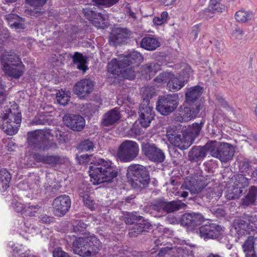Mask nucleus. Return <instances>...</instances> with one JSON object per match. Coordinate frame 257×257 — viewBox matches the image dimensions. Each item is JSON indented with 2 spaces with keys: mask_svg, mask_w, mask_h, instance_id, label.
<instances>
[{
  "mask_svg": "<svg viewBox=\"0 0 257 257\" xmlns=\"http://www.w3.org/2000/svg\"><path fill=\"white\" fill-rule=\"evenodd\" d=\"M1 62L3 69L10 66L23 63L19 56L13 52H5L1 56Z\"/></svg>",
  "mask_w": 257,
  "mask_h": 257,
  "instance_id": "22",
  "label": "nucleus"
},
{
  "mask_svg": "<svg viewBox=\"0 0 257 257\" xmlns=\"http://www.w3.org/2000/svg\"><path fill=\"white\" fill-rule=\"evenodd\" d=\"M235 18L237 21L244 23L253 18V14L244 11H239L235 13Z\"/></svg>",
  "mask_w": 257,
  "mask_h": 257,
  "instance_id": "44",
  "label": "nucleus"
},
{
  "mask_svg": "<svg viewBox=\"0 0 257 257\" xmlns=\"http://www.w3.org/2000/svg\"><path fill=\"white\" fill-rule=\"evenodd\" d=\"M143 70L149 75H154L161 69V65L157 62L148 63L143 66Z\"/></svg>",
  "mask_w": 257,
  "mask_h": 257,
  "instance_id": "41",
  "label": "nucleus"
},
{
  "mask_svg": "<svg viewBox=\"0 0 257 257\" xmlns=\"http://www.w3.org/2000/svg\"><path fill=\"white\" fill-rule=\"evenodd\" d=\"M122 61L121 56L119 57L118 60L113 59L108 64V68L109 71L112 73H117L120 72L121 69L125 68V65Z\"/></svg>",
  "mask_w": 257,
  "mask_h": 257,
  "instance_id": "35",
  "label": "nucleus"
},
{
  "mask_svg": "<svg viewBox=\"0 0 257 257\" xmlns=\"http://www.w3.org/2000/svg\"><path fill=\"white\" fill-rule=\"evenodd\" d=\"M72 243L74 252L82 257H89L96 254L102 248V243L95 236L86 237H75Z\"/></svg>",
  "mask_w": 257,
  "mask_h": 257,
  "instance_id": "2",
  "label": "nucleus"
},
{
  "mask_svg": "<svg viewBox=\"0 0 257 257\" xmlns=\"http://www.w3.org/2000/svg\"><path fill=\"white\" fill-rule=\"evenodd\" d=\"M128 36L127 29L118 28L113 30L111 34V39L114 43L121 42L123 39Z\"/></svg>",
  "mask_w": 257,
  "mask_h": 257,
  "instance_id": "36",
  "label": "nucleus"
},
{
  "mask_svg": "<svg viewBox=\"0 0 257 257\" xmlns=\"http://www.w3.org/2000/svg\"><path fill=\"white\" fill-rule=\"evenodd\" d=\"M254 244V237L252 236H248L242 245V248L245 255L250 253H253L255 252Z\"/></svg>",
  "mask_w": 257,
  "mask_h": 257,
  "instance_id": "39",
  "label": "nucleus"
},
{
  "mask_svg": "<svg viewBox=\"0 0 257 257\" xmlns=\"http://www.w3.org/2000/svg\"><path fill=\"white\" fill-rule=\"evenodd\" d=\"M49 133L42 130H38L28 133L29 146L35 151H47L51 147L48 138Z\"/></svg>",
  "mask_w": 257,
  "mask_h": 257,
  "instance_id": "7",
  "label": "nucleus"
},
{
  "mask_svg": "<svg viewBox=\"0 0 257 257\" xmlns=\"http://www.w3.org/2000/svg\"><path fill=\"white\" fill-rule=\"evenodd\" d=\"M221 227L215 223L206 224L199 227L200 236L204 239H214L221 234Z\"/></svg>",
  "mask_w": 257,
  "mask_h": 257,
  "instance_id": "18",
  "label": "nucleus"
},
{
  "mask_svg": "<svg viewBox=\"0 0 257 257\" xmlns=\"http://www.w3.org/2000/svg\"><path fill=\"white\" fill-rule=\"evenodd\" d=\"M94 85V82L91 79H83L75 84L73 91L79 98H84L92 92Z\"/></svg>",
  "mask_w": 257,
  "mask_h": 257,
  "instance_id": "17",
  "label": "nucleus"
},
{
  "mask_svg": "<svg viewBox=\"0 0 257 257\" xmlns=\"http://www.w3.org/2000/svg\"><path fill=\"white\" fill-rule=\"evenodd\" d=\"M203 221V216L196 213H185L181 218V223L183 225L191 228L200 225Z\"/></svg>",
  "mask_w": 257,
  "mask_h": 257,
  "instance_id": "23",
  "label": "nucleus"
},
{
  "mask_svg": "<svg viewBox=\"0 0 257 257\" xmlns=\"http://www.w3.org/2000/svg\"><path fill=\"white\" fill-rule=\"evenodd\" d=\"M64 124L75 131H81L85 126L84 119L79 115L67 114L63 117Z\"/></svg>",
  "mask_w": 257,
  "mask_h": 257,
  "instance_id": "19",
  "label": "nucleus"
},
{
  "mask_svg": "<svg viewBox=\"0 0 257 257\" xmlns=\"http://www.w3.org/2000/svg\"><path fill=\"white\" fill-rule=\"evenodd\" d=\"M122 58L121 62H123L125 66H130L131 65L138 64L141 63L143 59V57L142 55L137 51H133L130 52L127 55H121Z\"/></svg>",
  "mask_w": 257,
  "mask_h": 257,
  "instance_id": "26",
  "label": "nucleus"
},
{
  "mask_svg": "<svg viewBox=\"0 0 257 257\" xmlns=\"http://www.w3.org/2000/svg\"><path fill=\"white\" fill-rule=\"evenodd\" d=\"M5 18L11 27L16 29H24V24L19 23L20 18L17 15L10 14L5 16Z\"/></svg>",
  "mask_w": 257,
  "mask_h": 257,
  "instance_id": "38",
  "label": "nucleus"
},
{
  "mask_svg": "<svg viewBox=\"0 0 257 257\" xmlns=\"http://www.w3.org/2000/svg\"><path fill=\"white\" fill-rule=\"evenodd\" d=\"M40 207L38 205H29V206L26 208L24 210V213L26 215H28L30 216H33L35 215V214L37 211L39 210Z\"/></svg>",
  "mask_w": 257,
  "mask_h": 257,
  "instance_id": "55",
  "label": "nucleus"
},
{
  "mask_svg": "<svg viewBox=\"0 0 257 257\" xmlns=\"http://www.w3.org/2000/svg\"><path fill=\"white\" fill-rule=\"evenodd\" d=\"M244 33L242 29L240 28H236L233 31L231 37L233 39L240 40L241 39Z\"/></svg>",
  "mask_w": 257,
  "mask_h": 257,
  "instance_id": "64",
  "label": "nucleus"
},
{
  "mask_svg": "<svg viewBox=\"0 0 257 257\" xmlns=\"http://www.w3.org/2000/svg\"><path fill=\"white\" fill-rule=\"evenodd\" d=\"M168 88L171 91L175 92L179 90L184 86V80L178 78L175 76L174 74H172L171 78L167 83Z\"/></svg>",
  "mask_w": 257,
  "mask_h": 257,
  "instance_id": "34",
  "label": "nucleus"
},
{
  "mask_svg": "<svg viewBox=\"0 0 257 257\" xmlns=\"http://www.w3.org/2000/svg\"><path fill=\"white\" fill-rule=\"evenodd\" d=\"M53 257H71L67 252L63 251L61 248L57 247L53 251Z\"/></svg>",
  "mask_w": 257,
  "mask_h": 257,
  "instance_id": "61",
  "label": "nucleus"
},
{
  "mask_svg": "<svg viewBox=\"0 0 257 257\" xmlns=\"http://www.w3.org/2000/svg\"><path fill=\"white\" fill-rule=\"evenodd\" d=\"M0 124L2 129L9 135L16 134L21 122V113L18 108H9L1 116Z\"/></svg>",
  "mask_w": 257,
  "mask_h": 257,
  "instance_id": "3",
  "label": "nucleus"
},
{
  "mask_svg": "<svg viewBox=\"0 0 257 257\" xmlns=\"http://www.w3.org/2000/svg\"><path fill=\"white\" fill-rule=\"evenodd\" d=\"M73 61L75 64H78L77 68L85 72L87 69L86 66V60L82 54L75 52L72 57Z\"/></svg>",
  "mask_w": 257,
  "mask_h": 257,
  "instance_id": "40",
  "label": "nucleus"
},
{
  "mask_svg": "<svg viewBox=\"0 0 257 257\" xmlns=\"http://www.w3.org/2000/svg\"><path fill=\"white\" fill-rule=\"evenodd\" d=\"M209 152L213 157L219 159L222 162L231 160L234 155V149L233 146L227 143L210 141L207 143Z\"/></svg>",
  "mask_w": 257,
  "mask_h": 257,
  "instance_id": "5",
  "label": "nucleus"
},
{
  "mask_svg": "<svg viewBox=\"0 0 257 257\" xmlns=\"http://www.w3.org/2000/svg\"><path fill=\"white\" fill-rule=\"evenodd\" d=\"M253 218L249 215H244L242 218L238 219L235 223V229L238 239L243 236L247 235L253 230Z\"/></svg>",
  "mask_w": 257,
  "mask_h": 257,
  "instance_id": "16",
  "label": "nucleus"
},
{
  "mask_svg": "<svg viewBox=\"0 0 257 257\" xmlns=\"http://www.w3.org/2000/svg\"><path fill=\"white\" fill-rule=\"evenodd\" d=\"M94 144L92 141L89 140H85L81 144V149L84 151H89L93 150Z\"/></svg>",
  "mask_w": 257,
  "mask_h": 257,
  "instance_id": "58",
  "label": "nucleus"
},
{
  "mask_svg": "<svg viewBox=\"0 0 257 257\" xmlns=\"http://www.w3.org/2000/svg\"><path fill=\"white\" fill-rule=\"evenodd\" d=\"M4 73L11 78L19 79L25 72V67L23 63L15 66H10L8 68L3 69Z\"/></svg>",
  "mask_w": 257,
  "mask_h": 257,
  "instance_id": "27",
  "label": "nucleus"
},
{
  "mask_svg": "<svg viewBox=\"0 0 257 257\" xmlns=\"http://www.w3.org/2000/svg\"><path fill=\"white\" fill-rule=\"evenodd\" d=\"M206 185V183L201 178L199 180L192 178L189 181H185L182 187L189 190L191 194H198Z\"/></svg>",
  "mask_w": 257,
  "mask_h": 257,
  "instance_id": "24",
  "label": "nucleus"
},
{
  "mask_svg": "<svg viewBox=\"0 0 257 257\" xmlns=\"http://www.w3.org/2000/svg\"><path fill=\"white\" fill-rule=\"evenodd\" d=\"M13 207L14 209L18 212L24 213V210L26 209V207L21 202L17 201H14L12 203Z\"/></svg>",
  "mask_w": 257,
  "mask_h": 257,
  "instance_id": "62",
  "label": "nucleus"
},
{
  "mask_svg": "<svg viewBox=\"0 0 257 257\" xmlns=\"http://www.w3.org/2000/svg\"><path fill=\"white\" fill-rule=\"evenodd\" d=\"M245 175L237 174L235 176L233 188L227 190L226 193L227 199L232 200L239 198L242 193V188H245L248 186L249 179L245 177Z\"/></svg>",
  "mask_w": 257,
  "mask_h": 257,
  "instance_id": "13",
  "label": "nucleus"
},
{
  "mask_svg": "<svg viewBox=\"0 0 257 257\" xmlns=\"http://www.w3.org/2000/svg\"><path fill=\"white\" fill-rule=\"evenodd\" d=\"M46 1L47 0H26L28 4L34 8L36 12L33 16L36 17L41 13V9L46 3Z\"/></svg>",
  "mask_w": 257,
  "mask_h": 257,
  "instance_id": "42",
  "label": "nucleus"
},
{
  "mask_svg": "<svg viewBox=\"0 0 257 257\" xmlns=\"http://www.w3.org/2000/svg\"><path fill=\"white\" fill-rule=\"evenodd\" d=\"M142 151L144 156L153 162L161 163L165 160L164 151L155 144L147 143L142 144Z\"/></svg>",
  "mask_w": 257,
  "mask_h": 257,
  "instance_id": "10",
  "label": "nucleus"
},
{
  "mask_svg": "<svg viewBox=\"0 0 257 257\" xmlns=\"http://www.w3.org/2000/svg\"><path fill=\"white\" fill-rule=\"evenodd\" d=\"M185 106L183 108L181 106L179 108V112L176 114L175 119L179 122H187L194 118L200 110V104L195 103Z\"/></svg>",
  "mask_w": 257,
  "mask_h": 257,
  "instance_id": "15",
  "label": "nucleus"
},
{
  "mask_svg": "<svg viewBox=\"0 0 257 257\" xmlns=\"http://www.w3.org/2000/svg\"><path fill=\"white\" fill-rule=\"evenodd\" d=\"M99 107L93 103H87L83 105L82 111L86 116L92 115L98 110Z\"/></svg>",
  "mask_w": 257,
  "mask_h": 257,
  "instance_id": "46",
  "label": "nucleus"
},
{
  "mask_svg": "<svg viewBox=\"0 0 257 257\" xmlns=\"http://www.w3.org/2000/svg\"><path fill=\"white\" fill-rule=\"evenodd\" d=\"M192 70L189 66H186L182 70V73L180 74V77H182V80L185 81L192 74Z\"/></svg>",
  "mask_w": 257,
  "mask_h": 257,
  "instance_id": "60",
  "label": "nucleus"
},
{
  "mask_svg": "<svg viewBox=\"0 0 257 257\" xmlns=\"http://www.w3.org/2000/svg\"><path fill=\"white\" fill-rule=\"evenodd\" d=\"M204 124V121L202 120L200 123H193L191 125L189 126L185 132L186 135L190 137L192 143L195 138L199 136Z\"/></svg>",
  "mask_w": 257,
  "mask_h": 257,
  "instance_id": "32",
  "label": "nucleus"
},
{
  "mask_svg": "<svg viewBox=\"0 0 257 257\" xmlns=\"http://www.w3.org/2000/svg\"><path fill=\"white\" fill-rule=\"evenodd\" d=\"M222 190L219 186L207 188L206 190L205 196L210 200H217L222 195Z\"/></svg>",
  "mask_w": 257,
  "mask_h": 257,
  "instance_id": "37",
  "label": "nucleus"
},
{
  "mask_svg": "<svg viewBox=\"0 0 257 257\" xmlns=\"http://www.w3.org/2000/svg\"><path fill=\"white\" fill-rule=\"evenodd\" d=\"M87 224L82 221H78L76 225L73 226V232L76 233L83 234L85 233V229Z\"/></svg>",
  "mask_w": 257,
  "mask_h": 257,
  "instance_id": "54",
  "label": "nucleus"
},
{
  "mask_svg": "<svg viewBox=\"0 0 257 257\" xmlns=\"http://www.w3.org/2000/svg\"><path fill=\"white\" fill-rule=\"evenodd\" d=\"M92 158V155L88 154H83L80 156H77V159L80 165H85L87 164Z\"/></svg>",
  "mask_w": 257,
  "mask_h": 257,
  "instance_id": "59",
  "label": "nucleus"
},
{
  "mask_svg": "<svg viewBox=\"0 0 257 257\" xmlns=\"http://www.w3.org/2000/svg\"><path fill=\"white\" fill-rule=\"evenodd\" d=\"M142 218L141 216H137L134 214H129L125 217L124 221L127 224H135L138 221H140Z\"/></svg>",
  "mask_w": 257,
  "mask_h": 257,
  "instance_id": "52",
  "label": "nucleus"
},
{
  "mask_svg": "<svg viewBox=\"0 0 257 257\" xmlns=\"http://www.w3.org/2000/svg\"><path fill=\"white\" fill-rule=\"evenodd\" d=\"M83 13L84 16L92 22L93 18H94V17L95 16L96 13L89 8H85L83 9Z\"/></svg>",
  "mask_w": 257,
  "mask_h": 257,
  "instance_id": "63",
  "label": "nucleus"
},
{
  "mask_svg": "<svg viewBox=\"0 0 257 257\" xmlns=\"http://www.w3.org/2000/svg\"><path fill=\"white\" fill-rule=\"evenodd\" d=\"M172 74V73L171 72H163L155 78L154 81L159 83H165L167 81H169L170 78H171Z\"/></svg>",
  "mask_w": 257,
  "mask_h": 257,
  "instance_id": "53",
  "label": "nucleus"
},
{
  "mask_svg": "<svg viewBox=\"0 0 257 257\" xmlns=\"http://www.w3.org/2000/svg\"><path fill=\"white\" fill-rule=\"evenodd\" d=\"M175 250L180 254V255H176V257H180L181 255L183 257L184 254L194 257L195 254L197 251V247L194 244L186 243L185 245L176 248Z\"/></svg>",
  "mask_w": 257,
  "mask_h": 257,
  "instance_id": "31",
  "label": "nucleus"
},
{
  "mask_svg": "<svg viewBox=\"0 0 257 257\" xmlns=\"http://www.w3.org/2000/svg\"><path fill=\"white\" fill-rule=\"evenodd\" d=\"M209 8L213 13H221L223 10L225 9V6L221 4L220 2L215 1V0L210 1Z\"/></svg>",
  "mask_w": 257,
  "mask_h": 257,
  "instance_id": "47",
  "label": "nucleus"
},
{
  "mask_svg": "<svg viewBox=\"0 0 257 257\" xmlns=\"http://www.w3.org/2000/svg\"><path fill=\"white\" fill-rule=\"evenodd\" d=\"M207 144L204 146H194L188 152V160L192 163H198L202 161L209 152L206 147Z\"/></svg>",
  "mask_w": 257,
  "mask_h": 257,
  "instance_id": "21",
  "label": "nucleus"
},
{
  "mask_svg": "<svg viewBox=\"0 0 257 257\" xmlns=\"http://www.w3.org/2000/svg\"><path fill=\"white\" fill-rule=\"evenodd\" d=\"M257 199V186H251L247 195L241 199V206L246 207L253 205Z\"/></svg>",
  "mask_w": 257,
  "mask_h": 257,
  "instance_id": "30",
  "label": "nucleus"
},
{
  "mask_svg": "<svg viewBox=\"0 0 257 257\" xmlns=\"http://www.w3.org/2000/svg\"><path fill=\"white\" fill-rule=\"evenodd\" d=\"M202 87L197 85L190 87L185 93L186 100L189 104L195 103L202 93Z\"/></svg>",
  "mask_w": 257,
  "mask_h": 257,
  "instance_id": "28",
  "label": "nucleus"
},
{
  "mask_svg": "<svg viewBox=\"0 0 257 257\" xmlns=\"http://www.w3.org/2000/svg\"><path fill=\"white\" fill-rule=\"evenodd\" d=\"M167 137L171 144L181 150L188 149L192 144L190 137L185 132L178 134L174 131L167 130Z\"/></svg>",
  "mask_w": 257,
  "mask_h": 257,
  "instance_id": "11",
  "label": "nucleus"
},
{
  "mask_svg": "<svg viewBox=\"0 0 257 257\" xmlns=\"http://www.w3.org/2000/svg\"><path fill=\"white\" fill-rule=\"evenodd\" d=\"M251 162L247 159L240 161L239 164V170L242 173H248L251 170Z\"/></svg>",
  "mask_w": 257,
  "mask_h": 257,
  "instance_id": "49",
  "label": "nucleus"
},
{
  "mask_svg": "<svg viewBox=\"0 0 257 257\" xmlns=\"http://www.w3.org/2000/svg\"><path fill=\"white\" fill-rule=\"evenodd\" d=\"M175 249L176 248L163 247L159 251L158 256V257H169L171 253L176 251Z\"/></svg>",
  "mask_w": 257,
  "mask_h": 257,
  "instance_id": "57",
  "label": "nucleus"
},
{
  "mask_svg": "<svg viewBox=\"0 0 257 257\" xmlns=\"http://www.w3.org/2000/svg\"><path fill=\"white\" fill-rule=\"evenodd\" d=\"M11 178L12 176L10 173L6 169L3 168L0 170V181L3 188L7 189L9 187Z\"/></svg>",
  "mask_w": 257,
  "mask_h": 257,
  "instance_id": "43",
  "label": "nucleus"
},
{
  "mask_svg": "<svg viewBox=\"0 0 257 257\" xmlns=\"http://www.w3.org/2000/svg\"><path fill=\"white\" fill-rule=\"evenodd\" d=\"M186 205L180 200L167 201L163 198L156 200L151 205V209L159 214L156 216L161 217L166 213H170L181 209H184Z\"/></svg>",
  "mask_w": 257,
  "mask_h": 257,
  "instance_id": "8",
  "label": "nucleus"
},
{
  "mask_svg": "<svg viewBox=\"0 0 257 257\" xmlns=\"http://www.w3.org/2000/svg\"><path fill=\"white\" fill-rule=\"evenodd\" d=\"M119 112L118 109L115 107L110 110L104 115L102 121V124L104 126H110L114 124L119 119Z\"/></svg>",
  "mask_w": 257,
  "mask_h": 257,
  "instance_id": "29",
  "label": "nucleus"
},
{
  "mask_svg": "<svg viewBox=\"0 0 257 257\" xmlns=\"http://www.w3.org/2000/svg\"><path fill=\"white\" fill-rule=\"evenodd\" d=\"M178 105V96L176 94L164 95L159 98L156 109L161 114L166 115L173 112Z\"/></svg>",
  "mask_w": 257,
  "mask_h": 257,
  "instance_id": "9",
  "label": "nucleus"
},
{
  "mask_svg": "<svg viewBox=\"0 0 257 257\" xmlns=\"http://www.w3.org/2000/svg\"><path fill=\"white\" fill-rule=\"evenodd\" d=\"M127 176L135 188H143L149 183L150 175L146 167L139 164L130 165L127 170Z\"/></svg>",
  "mask_w": 257,
  "mask_h": 257,
  "instance_id": "4",
  "label": "nucleus"
},
{
  "mask_svg": "<svg viewBox=\"0 0 257 257\" xmlns=\"http://www.w3.org/2000/svg\"><path fill=\"white\" fill-rule=\"evenodd\" d=\"M56 99L59 104L62 105L67 104L68 102L70 100V97L64 92H59L56 93Z\"/></svg>",
  "mask_w": 257,
  "mask_h": 257,
  "instance_id": "51",
  "label": "nucleus"
},
{
  "mask_svg": "<svg viewBox=\"0 0 257 257\" xmlns=\"http://www.w3.org/2000/svg\"><path fill=\"white\" fill-rule=\"evenodd\" d=\"M55 136L61 143H64L68 139V133L64 132L59 129L55 131Z\"/></svg>",
  "mask_w": 257,
  "mask_h": 257,
  "instance_id": "56",
  "label": "nucleus"
},
{
  "mask_svg": "<svg viewBox=\"0 0 257 257\" xmlns=\"http://www.w3.org/2000/svg\"><path fill=\"white\" fill-rule=\"evenodd\" d=\"M160 45V43L158 40L150 37H144L141 42V47L149 51L155 50Z\"/></svg>",
  "mask_w": 257,
  "mask_h": 257,
  "instance_id": "33",
  "label": "nucleus"
},
{
  "mask_svg": "<svg viewBox=\"0 0 257 257\" xmlns=\"http://www.w3.org/2000/svg\"><path fill=\"white\" fill-rule=\"evenodd\" d=\"M139 222L135 224L132 228L130 229L129 235L130 236H137L142 232L148 231L152 227L150 223L147 220L141 219Z\"/></svg>",
  "mask_w": 257,
  "mask_h": 257,
  "instance_id": "25",
  "label": "nucleus"
},
{
  "mask_svg": "<svg viewBox=\"0 0 257 257\" xmlns=\"http://www.w3.org/2000/svg\"><path fill=\"white\" fill-rule=\"evenodd\" d=\"M93 18L92 23L95 26L99 28L103 27L106 25V19L104 15L100 13H96L95 16Z\"/></svg>",
  "mask_w": 257,
  "mask_h": 257,
  "instance_id": "45",
  "label": "nucleus"
},
{
  "mask_svg": "<svg viewBox=\"0 0 257 257\" xmlns=\"http://www.w3.org/2000/svg\"><path fill=\"white\" fill-rule=\"evenodd\" d=\"M33 159L37 162L43 163L51 167H55L57 165L64 163V159L57 155H44L38 153L33 154Z\"/></svg>",
  "mask_w": 257,
  "mask_h": 257,
  "instance_id": "20",
  "label": "nucleus"
},
{
  "mask_svg": "<svg viewBox=\"0 0 257 257\" xmlns=\"http://www.w3.org/2000/svg\"><path fill=\"white\" fill-rule=\"evenodd\" d=\"M139 113L140 123L143 127H148L155 116L153 107L150 105L148 98L143 99L140 106Z\"/></svg>",
  "mask_w": 257,
  "mask_h": 257,
  "instance_id": "12",
  "label": "nucleus"
},
{
  "mask_svg": "<svg viewBox=\"0 0 257 257\" xmlns=\"http://www.w3.org/2000/svg\"><path fill=\"white\" fill-rule=\"evenodd\" d=\"M91 162L89 172L91 178L96 184L111 182L117 176V168L111 161L102 159H95Z\"/></svg>",
  "mask_w": 257,
  "mask_h": 257,
  "instance_id": "1",
  "label": "nucleus"
},
{
  "mask_svg": "<svg viewBox=\"0 0 257 257\" xmlns=\"http://www.w3.org/2000/svg\"><path fill=\"white\" fill-rule=\"evenodd\" d=\"M71 204V199L69 196H59L53 200L52 204L53 213L59 217L64 216L69 211Z\"/></svg>",
  "mask_w": 257,
  "mask_h": 257,
  "instance_id": "14",
  "label": "nucleus"
},
{
  "mask_svg": "<svg viewBox=\"0 0 257 257\" xmlns=\"http://www.w3.org/2000/svg\"><path fill=\"white\" fill-rule=\"evenodd\" d=\"M139 153V147L136 142L125 140L117 149L115 156L116 159L121 163H127L133 161Z\"/></svg>",
  "mask_w": 257,
  "mask_h": 257,
  "instance_id": "6",
  "label": "nucleus"
},
{
  "mask_svg": "<svg viewBox=\"0 0 257 257\" xmlns=\"http://www.w3.org/2000/svg\"><path fill=\"white\" fill-rule=\"evenodd\" d=\"M126 67L124 70H120V73H121L122 76L124 79L133 80L135 78V71L133 67L126 66Z\"/></svg>",
  "mask_w": 257,
  "mask_h": 257,
  "instance_id": "48",
  "label": "nucleus"
},
{
  "mask_svg": "<svg viewBox=\"0 0 257 257\" xmlns=\"http://www.w3.org/2000/svg\"><path fill=\"white\" fill-rule=\"evenodd\" d=\"M90 191V189L86 185H81L78 191V193L80 198L83 199H86L88 197Z\"/></svg>",
  "mask_w": 257,
  "mask_h": 257,
  "instance_id": "50",
  "label": "nucleus"
}]
</instances>
